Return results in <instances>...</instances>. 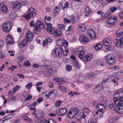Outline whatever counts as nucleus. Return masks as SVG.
<instances>
[{
  "mask_svg": "<svg viewBox=\"0 0 123 123\" xmlns=\"http://www.w3.org/2000/svg\"><path fill=\"white\" fill-rule=\"evenodd\" d=\"M14 115L13 114H11L6 116L4 117L3 118L4 119L5 118L6 119V120H7L10 119L13 117Z\"/></svg>",
  "mask_w": 123,
  "mask_h": 123,
  "instance_id": "obj_29",
  "label": "nucleus"
},
{
  "mask_svg": "<svg viewBox=\"0 0 123 123\" xmlns=\"http://www.w3.org/2000/svg\"><path fill=\"white\" fill-rule=\"evenodd\" d=\"M33 67L34 68H37L40 67L41 66L38 64L35 63L33 64Z\"/></svg>",
  "mask_w": 123,
  "mask_h": 123,
  "instance_id": "obj_61",
  "label": "nucleus"
},
{
  "mask_svg": "<svg viewBox=\"0 0 123 123\" xmlns=\"http://www.w3.org/2000/svg\"><path fill=\"white\" fill-rule=\"evenodd\" d=\"M62 102L60 100L57 101L55 103V106L56 107L59 106Z\"/></svg>",
  "mask_w": 123,
  "mask_h": 123,
  "instance_id": "obj_40",
  "label": "nucleus"
},
{
  "mask_svg": "<svg viewBox=\"0 0 123 123\" xmlns=\"http://www.w3.org/2000/svg\"><path fill=\"white\" fill-rule=\"evenodd\" d=\"M17 68V66H13L9 68V69L11 70V71H12L15 69H16Z\"/></svg>",
  "mask_w": 123,
  "mask_h": 123,
  "instance_id": "obj_58",
  "label": "nucleus"
},
{
  "mask_svg": "<svg viewBox=\"0 0 123 123\" xmlns=\"http://www.w3.org/2000/svg\"><path fill=\"white\" fill-rule=\"evenodd\" d=\"M117 21V18L114 16H110L107 19V22L108 24L111 25H114L115 22Z\"/></svg>",
  "mask_w": 123,
  "mask_h": 123,
  "instance_id": "obj_2",
  "label": "nucleus"
},
{
  "mask_svg": "<svg viewBox=\"0 0 123 123\" xmlns=\"http://www.w3.org/2000/svg\"><path fill=\"white\" fill-rule=\"evenodd\" d=\"M116 34L117 36V37H121L123 34V29H119L116 31Z\"/></svg>",
  "mask_w": 123,
  "mask_h": 123,
  "instance_id": "obj_16",
  "label": "nucleus"
},
{
  "mask_svg": "<svg viewBox=\"0 0 123 123\" xmlns=\"http://www.w3.org/2000/svg\"><path fill=\"white\" fill-rule=\"evenodd\" d=\"M114 57L113 55L111 54H108L107 56L105 57V60L106 61H108L109 60L113 58Z\"/></svg>",
  "mask_w": 123,
  "mask_h": 123,
  "instance_id": "obj_26",
  "label": "nucleus"
},
{
  "mask_svg": "<svg viewBox=\"0 0 123 123\" xmlns=\"http://www.w3.org/2000/svg\"><path fill=\"white\" fill-rule=\"evenodd\" d=\"M117 9V8L116 7H111L110 9V10L112 12H114Z\"/></svg>",
  "mask_w": 123,
  "mask_h": 123,
  "instance_id": "obj_46",
  "label": "nucleus"
},
{
  "mask_svg": "<svg viewBox=\"0 0 123 123\" xmlns=\"http://www.w3.org/2000/svg\"><path fill=\"white\" fill-rule=\"evenodd\" d=\"M18 58L19 60V62H21L24 59V58L22 56H20L18 57Z\"/></svg>",
  "mask_w": 123,
  "mask_h": 123,
  "instance_id": "obj_60",
  "label": "nucleus"
},
{
  "mask_svg": "<svg viewBox=\"0 0 123 123\" xmlns=\"http://www.w3.org/2000/svg\"><path fill=\"white\" fill-rule=\"evenodd\" d=\"M108 106L112 110H115L116 105L115 104V105H114L112 102H110V103L108 104Z\"/></svg>",
  "mask_w": 123,
  "mask_h": 123,
  "instance_id": "obj_25",
  "label": "nucleus"
},
{
  "mask_svg": "<svg viewBox=\"0 0 123 123\" xmlns=\"http://www.w3.org/2000/svg\"><path fill=\"white\" fill-rule=\"evenodd\" d=\"M24 65L26 67H29L30 66L31 64L29 62L27 61L26 62H24Z\"/></svg>",
  "mask_w": 123,
  "mask_h": 123,
  "instance_id": "obj_50",
  "label": "nucleus"
},
{
  "mask_svg": "<svg viewBox=\"0 0 123 123\" xmlns=\"http://www.w3.org/2000/svg\"><path fill=\"white\" fill-rule=\"evenodd\" d=\"M72 111L74 112L73 115L74 116L79 113V110L76 107H73Z\"/></svg>",
  "mask_w": 123,
  "mask_h": 123,
  "instance_id": "obj_31",
  "label": "nucleus"
},
{
  "mask_svg": "<svg viewBox=\"0 0 123 123\" xmlns=\"http://www.w3.org/2000/svg\"><path fill=\"white\" fill-rule=\"evenodd\" d=\"M22 118L24 120L28 121L29 122H31V119L27 116H23Z\"/></svg>",
  "mask_w": 123,
  "mask_h": 123,
  "instance_id": "obj_34",
  "label": "nucleus"
},
{
  "mask_svg": "<svg viewBox=\"0 0 123 123\" xmlns=\"http://www.w3.org/2000/svg\"><path fill=\"white\" fill-rule=\"evenodd\" d=\"M95 49L97 50H99L102 48V45L100 44H98L95 46Z\"/></svg>",
  "mask_w": 123,
  "mask_h": 123,
  "instance_id": "obj_37",
  "label": "nucleus"
},
{
  "mask_svg": "<svg viewBox=\"0 0 123 123\" xmlns=\"http://www.w3.org/2000/svg\"><path fill=\"white\" fill-rule=\"evenodd\" d=\"M92 104L94 107L98 109V103L97 102H93L92 103Z\"/></svg>",
  "mask_w": 123,
  "mask_h": 123,
  "instance_id": "obj_53",
  "label": "nucleus"
},
{
  "mask_svg": "<svg viewBox=\"0 0 123 123\" xmlns=\"http://www.w3.org/2000/svg\"><path fill=\"white\" fill-rule=\"evenodd\" d=\"M83 47L81 46L77 48V52L78 54V56L79 58H81L82 56H83L85 52L83 50Z\"/></svg>",
  "mask_w": 123,
  "mask_h": 123,
  "instance_id": "obj_10",
  "label": "nucleus"
},
{
  "mask_svg": "<svg viewBox=\"0 0 123 123\" xmlns=\"http://www.w3.org/2000/svg\"><path fill=\"white\" fill-rule=\"evenodd\" d=\"M55 37H57L62 35L61 31L59 29L57 30L56 31H55Z\"/></svg>",
  "mask_w": 123,
  "mask_h": 123,
  "instance_id": "obj_27",
  "label": "nucleus"
},
{
  "mask_svg": "<svg viewBox=\"0 0 123 123\" xmlns=\"http://www.w3.org/2000/svg\"><path fill=\"white\" fill-rule=\"evenodd\" d=\"M12 39L10 35H8L6 37V41L9 44H12Z\"/></svg>",
  "mask_w": 123,
  "mask_h": 123,
  "instance_id": "obj_23",
  "label": "nucleus"
},
{
  "mask_svg": "<svg viewBox=\"0 0 123 123\" xmlns=\"http://www.w3.org/2000/svg\"><path fill=\"white\" fill-rule=\"evenodd\" d=\"M98 111H94L93 112V115L94 118L96 119L97 118L98 116Z\"/></svg>",
  "mask_w": 123,
  "mask_h": 123,
  "instance_id": "obj_45",
  "label": "nucleus"
},
{
  "mask_svg": "<svg viewBox=\"0 0 123 123\" xmlns=\"http://www.w3.org/2000/svg\"><path fill=\"white\" fill-rule=\"evenodd\" d=\"M97 110L98 111L102 112H105L106 111V108L104 105L99 103Z\"/></svg>",
  "mask_w": 123,
  "mask_h": 123,
  "instance_id": "obj_13",
  "label": "nucleus"
},
{
  "mask_svg": "<svg viewBox=\"0 0 123 123\" xmlns=\"http://www.w3.org/2000/svg\"><path fill=\"white\" fill-rule=\"evenodd\" d=\"M11 27L10 24L5 23L2 25V28L3 31L6 32H8L9 31Z\"/></svg>",
  "mask_w": 123,
  "mask_h": 123,
  "instance_id": "obj_8",
  "label": "nucleus"
},
{
  "mask_svg": "<svg viewBox=\"0 0 123 123\" xmlns=\"http://www.w3.org/2000/svg\"><path fill=\"white\" fill-rule=\"evenodd\" d=\"M112 43V41L111 38H106L103 41V44L104 46H110Z\"/></svg>",
  "mask_w": 123,
  "mask_h": 123,
  "instance_id": "obj_9",
  "label": "nucleus"
},
{
  "mask_svg": "<svg viewBox=\"0 0 123 123\" xmlns=\"http://www.w3.org/2000/svg\"><path fill=\"white\" fill-rule=\"evenodd\" d=\"M115 43L117 47L120 48H123V37H117Z\"/></svg>",
  "mask_w": 123,
  "mask_h": 123,
  "instance_id": "obj_3",
  "label": "nucleus"
},
{
  "mask_svg": "<svg viewBox=\"0 0 123 123\" xmlns=\"http://www.w3.org/2000/svg\"><path fill=\"white\" fill-rule=\"evenodd\" d=\"M66 33L68 35L71 34L73 33V31L72 30H66Z\"/></svg>",
  "mask_w": 123,
  "mask_h": 123,
  "instance_id": "obj_52",
  "label": "nucleus"
},
{
  "mask_svg": "<svg viewBox=\"0 0 123 123\" xmlns=\"http://www.w3.org/2000/svg\"><path fill=\"white\" fill-rule=\"evenodd\" d=\"M32 98V96L31 95H28L27 98L25 99V101H27L28 100H30Z\"/></svg>",
  "mask_w": 123,
  "mask_h": 123,
  "instance_id": "obj_55",
  "label": "nucleus"
},
{
  "mask_svg": "<svg viewBox=\"0 0 123 123\" xmlns=\"http://www.w3.org/2000/svg\"><path fill=\"white\" fill-rule=\"evenodd\" d=\"M67 110L65 108H63L61 109L59 111V112L61 114V115H64L67 112Z\"/></svg>",
  "mask_w": 123,
  "mask_h": 123,
  "instance_id": "obj_28",
  "label": "nucleus"
},
{
  "mask_svg": "<svg viewBox=\"0 0 123 123\" xmlns=\"http://www.w3.org/2000/svg\"><path fill=\"white\" fill-rule=\"evenodd\" d=\"M74 63V65L76 67H79V65L78 63L77 62L75 61L74 62H73Z\"/></svg>",
  "mask_w": 123,
  "mask_h": 123,
  "instance_id": "obj_56",
  "label": "nucleus"
},
{
  "mask_svg": "<svg viewBox=\"0 0 123 123\" xmlns=\"http://www.w3.org/2000/svg\"><path fill=\"white\" fill-rule=\"evenodd\" d=\"M43 116V114L41 111H37V114L36 115V117L38 119H40Z\"/></svg>",
  "mask_w": 123,
  "mask_h": 123,
  "instance_id": "obj_18",
  "label": "nucleus"
},
{
  "mask_svg": "<svg viewBox=\"0 0 123 123\" xmlns=\"http://www.w3.org/2000/svg\"><path fill=\"white\" fill-rule=\"evenodd\" d=\"M66 69L67 70L69 71H70L72 69V67L70 66L67 65L66 66Z\"/></svg>",
  "mask_w": 123,
  "mask_h": 123,
  "instance_id": "obj_48",
  "label": "nucleus"
},
{
  "mask_svg": "<svg viewBox=\"0 0 123 123\" xmlns=\"http://www.w3.org/2000/svg\"><path fill=\"white\" fill-rule=\"evenodd\" d=\"M35 24L34 23V22L33 20H32L30 22V25L31 27H33L35 25Z\"/></svg>",
  "mask_w": 123,
  "mask_h": 123,
  "instance_id": "obj_62",
  "label": "nucleus"
},
{
  "mask_svg": "<svg viewBox=\"0 0 123 123\" xmlns=\"http://www.w3.org/2000/svg\"><path fill=\"white\" fill-rule=\"evenodd\" d=\"M86 56L87 62L90 61L92 58V55H87Z\"/></svg>",
  "mask_w": 123,
  "mask_h": 123,
  "instance_id": "obj_43",
  "label": "nucleus"
},
{
  "mask_svg": "<svg viewBox=\"0 0 123 123\" xmlns=\"http://www.w3.org/2000/svg\"><path fill=\"white\" fill-rule=\"evenodd\" d=\"M103 85L102 84H101V86L100 85V84H99L98 85L96 86L95 88V89H96V91H98V92H101L103 89L102 86Z\"/></svg>",
  "mask_w": 123,
  "mask_h": 123,
  "instance_id": "obj_22",
  "label": "nucleus"
},
{
  "mask_svg": "<svg viewBox=\"0 0 123 123\" xmlns=\"http://www.w3.org/2000/svg\"><path fill=\"white\" fill-rule=\"evenodd\" d=\"M26 37L24 38L22 41L21 42L19 43L18 45L21 48H23L27 44V41H26Z\"/></svg>",
  "mask_w": 123,
  "mask_h": 123,
  "instance_id": "obj_19",
  "label": "nucleus"
},
{
  "mask_svg": "<svg viewBox=\"0 0 123 123\" xmlns=\"http://www.w3.org/2000/svg\"><path fill=\"white\" fill-rule=\"evenodd\" d=\"M115 61V58L114 57L113 58H112L109 60L108 61L106 62H107V63L109 65H111L114 63Z\"/></svg>",
  "mask_w": 123,
  "mask_h": 123,
  "instance_id": "obj_30",
  "label": "nucleus"
},
{
  "mask_svg": "<svg viewBox=\"0 0 123 123\" xmlns=\"http://www.w3.org/2000/svg\"><path fill=\"white\" fill-rule=\"evenodd\" d=\"M46 24L48 26L46 30L47 31H48L50 34H55V29L54 28L51 27L52 25L50 23H48L46 22Z\"/></svg>",
  "mask_w": 123,
  "mask_h": 123,
  "instance_id": "obj_4",
  "label": "nucleus"
},
{
  "mask_svg": "<svg viewBox=\"0 0 123 123\" xmlns=\"http://www.w3.org/2000/svg\"><path fill=\"white\" fill-rule=\"evenodd\" d=\"M54 55L55 56L60 57L62 54V48H57L54 50Z\"/></svg>",
  "mask_w": 123,
  "mask_h": 123,
  "instance_id": "obj_5",
  "label": "nucleus"
},
{
  "mask_svg": "<svg viewBox=\"0 0 123 123\" xmlns=\"http://www.w3.org/2000/svg\"><path fill=\"white\" fill-rule=\"evenodd\" d=\"M45 120V123H55V121L53 119H49L47 122L46 121V120Z\"/></svg>",
  "mask_w": 123,
  "mask_h": 123,
  "instance_id": "obj_41",
  "label": "nucleus"
},
{
  "mask_svg": "<svg viewBox=\"0 0 123 123\" xmlns=\"http://www.w3.org/2000/svg\"><path fill=\"white\" fill-rule=\"evenodd\" d=\"M113 100L116 105L115 110L123 114V89H121L117 90L113 95Z\"/></svg>",
  "mask_w": 123,
  "mask_h": 123,
  "instance_id": "obj_1",
  "label": "nucleus"
},
{
  "mask_svg": "<svg viewBox=\"0 0 123 123\" xmlns=\"http://www.w3.org/2000/svg\"><path fill=\"white\" fill-rule=\"evenodd\" d=\"M73 113L74 112L72 110L69 111L68 114V117L71 118H73L74 116V115H73Z\"/></svg>",
  "mask_w": 123,
  "mask_h": 123,
  "instance_id": "obj_35",
  "label": "nucleus"
},
{
  "mask_svg": "<svg viewBox=\"0 0 123 123\" xmlns=\"http://www.w3.org/2000/svg\"><path fill=\"white\" fill-rule=\"evenodd\" d=\"M36 10L32 7L30 8L28 11V13L32 17H35L36 15Z\"/></svg>",
  "mask_w": 123,
  "mask_h": 123,
  "instance_id": "obj_12",
  "label": "nucleus"
},
{
  "mask_svg": "<svg viewBox=\"0 0 123 123\" xmlns=\"http://www.w3.org/2000/svg\"><path fill=\"white\" fill-rule=\"evenodd\" d=\"M96 120L95 118L90 119L88 121V123H96Z\"/></svg>",
  "mask_w": 123,
  "mask_h": 123,
  "instance_id": "obj_39",
  "label": "nucleus"
},
{
  "mask_svg": "<svg viewBox=\"0 0 123 123\" xmlns=\"http://www.w3.org/2000/svg\"><path fill=\"white\" fill-rule=\"evenodd\" d=\"M22 6V4L18 3H14L12 5V7L13 8L19 9Z\"/></svg>",
  "mask_w": 123,
  "mask_h": 123,
  "instance_id": "obj_21",
  "label": "nucleus"
},
{
  "mask_svg": "<svg viewBox=\"0 0 123 123\" xmlns=\"http://www.w3.org/2000/svg\"><path fill=\"white\" fill-rule=\"evenodd\" d=\"M45 22L46 23V22H47L46 20H47L48 21H49L51 20V18L50 17L46 16H45Z\"/></svg>",
  "mask_w": 123,
  "mask_h": 123,
  "instance_id": "obj_49",
  "label": "nucleus"
},
{
  "mask_svg": "<svg viewBox=\"0 0 123 123\" xmlns=\"http://www.w3.org/2000/svg\"><path fill=\"white\" fill-rule=\"evenodd\" d=\"M35 26L41 29H43L45 26L43 22L40 21H36L35 24Z\"/></svg>",
  "mask_w": 123,
  "mask_h": 123,
  "instance_id": "obj_11",
  "label": "nucleus"
},
{
  "mask_svg": "<svg viewBox=\"0 0 123 123\" xmlns=\"http://www.w3.org/2000/svg\"><path fill=\"white\" fill-rule=\"evenodd\" d=\"M83 112L84 113H87V114L89 113L90 112L89 109L87 108L83 109Z\"/></svg>",
  "mask_w": 123,
  "mask_h": 123,
  "instance_id": "obj_44",
  "label": "nucleus"
},
{
  "mask_svg": "<svg viewBox=\"0 0 123 123\" xmlns=\"http://www.w3.org/2000/svg\"><path fill=\"white\" fill-rule=\"evenodd\" d=\"M123 73L122 72H121L120 71L118 72L117 73H113V74L112 76H114V75H119L120 74H122Z\"/></svg>",
  "mask_w": 123,
  "mask_h": 123,
  "instance_id": "obj_59",
  "label": "nucleus"
},
{
  "mask_svg": "<svg viewBox=\"0 0 123 123\" xmlns=\"http://www.w3.org/2000/svg\"><path fill=\"white\" fill-rule=\"evenodd\" d=\"M61 9L59 7L57 6H56L55 7V9L53 11L54 13L55 14L56 12L58 13Z\"/></svg>",
  "mask_w": 123,
  "mask_h": 123,
  "instance_id": "obj_38",
  "label": "nucleus"
},
{
  "mask_svg": "<svg viewBox=\"0 0 123 123\" xmlns=\"http://www.w3.org/2000/svg\"><path fill=\"white\" fill-rule=\"evenodd\" d=\"M34 34L33 33L30 31H28L26 33V36L24 38L26 37V41H29L32 40L33 38Z\"/></svg>",
  "mask_w": 123,
  "mask_h": 123,
  "instance_id": "obj_7",
  "label": "nucleus"
},
{
  "mask_svg": "<svg viewBox=\"0 0 123 123\" xmlns=\"http://www.w3.org/2000/svg\"><path fill=\"white\" fill-rule=\"evenodd\" d=\"M52 41V39L50 38H48L45 39L43 42V45L45 46L49 43H50Z\"/></svg>",
  "mask_w": 123,
  "mask_h": 123,
  "instance_id": "obj_17",
  "label": "nucleus"
},
{
  "mask_svg": "<svg viewBox=\"0 0 123 123\" xmlns=\"http://www.w3.org/2000/svg\"><path fill=\"white\" fill-rule=\"evenodd\" d=\"M70 18L71 20L72 21L74 22H76L79 20V17L77 14L74 16H72Z\"/></svg>",
  "mask_w": 123,
  "mask_h": 123,
  "instance_id": "obj_20",
  "label": "nucleus"
},
{
  "mask_svg": "<svg viewBox=\"0 0 123 123\" xmlns=\"http://www.w3.org/2000/svg\"><path fill=\"white\" fill-rule=\"evenodd\" d=\"M78 27L81 30L82 32L85 31L86 29V26L83 25H80L78 26Z\"/></svg>",
  "mask_w": 123,
  "mask_h": 123,
  "instance_id": "obj_33",
  "label": "nucleus"
},
{
  "mask_svg": "<svg viewBox=\"0 0 123 123\" xmlns=\"http://www.w3.org/2000/svg\"><path fill=\"white\" fill-rule=\"evenodd\" d=\"M87 33L90 36V37L92 39L95 38L96 35L94 31L92 29H89L87 31Z\"/></svg>",
  "mask_w": 123,
  "mask_h": 123,
  "instance_id": "obj_15",
  "label": "nucleus"
},
{
  "mask_svg": "<svg viewBox=\"0 0 123 123\" xmlns=\"http://www.w3.org/2000/svg\"><path fill=\"white\" fill-rule=\"evenodd\" d=\"M0 10L5 13L8 12V9L7 7L3 3L0 4Z\"/></svg>",
  "mask_w": 123,
  "mask_h": 123,
  "instance_id": "obj_14",
  "label": "nucleus"
},
{
  "mask_svg": "<svg viewBox=\"0 0 123 123\" xmlns=\"http://www.w3.org/2000/svg\"><path fill=\"white\" fill-rule=\"evenodd\" d=\"M40 28L37 27L35 26V28L33 30V32L34 34H37L38 33L40 32Z\"/></svg>",
  "mask_w": 123,
  "mask_h": 123,
  "instance_id": "obj_32",
  "label": "nucleus"
},
{
  "mask_svg": "<svg viewBox=\"0 0 123 123\" xmlns=\"http://www.w3.org/2000/svg\"><path fill=\"white\" fill-rule=\"evenodd\" d=\"M32 86V83L31 82H30L27 84L26 85L25 87L29 89Z\"/></svg>",
  "mask_w": 123,
  "mask_h": 123,
  "instance_id": "obj_47",
  "label": "nucleus"
},
{
  "mask_svg": "<svg viewBox=\"0 0 123 123\" xmlns=\"http://www.w3.org/2000/svg\"><path fill=\"white\" fill-rule=\"evenodd\" d=\"M79 40L81 42L83 43H88L89 41V39L84 35H82L80 36Z\"/></svg>",
  "mask_w": 123,
  "mask_h": 123,
  "instance_id": "obj_6",
  "label": "nucleus"
},
{
  "mask_svg": "<svg viewBox=\"0 0 123 123\" xmlns=\"http://www.w3.org/2000/svg\"><path fill=\"white\" fill-rule=\"evenodd\" d=\"M61 84H59L58 88L59 89L64 92H66L67 90V89L64 86L61 85Z\"/></svg>",
  "mask_w": 123,
  "mask_h": 123,
  "instance_id": "obj_24",
  "label": "nucleus"
},
{
  "mask_svg": "<svg viewBox=\"0 0 123 123\" xmlns=\"http://www.w3.org/2000/svg\"><path fill=\"white\" fill-rule=\"evenodd\" d=\"M58 26L60 29H63L64 30H66L65 26L62 24H59L58 25Z\"/></svg>",
  "mask_w": 123,
  "mask_h": 123,
  "instance_id": "obj_42",
  "label": "nucleus"
},
{
  "mask_svg": "<svg viewBox=\"0 0 123 123\" xmlns=\"http://www.w3.org/2000/svg\"><path fill=\"white\" fill-rule=\"evenodd\" d=\"M114 49V47L113 46H111L109 47L106 49V50H107L111 51L113 50Z\"/></svg>",
  "mask_w": 123,
  "mask_h": 123,
  "instance_id": "obj_54",
  "label": "nucleus"
},
{
  "mask_svg": "<svg viewBox=\"0 0 123 123\" xmlns=\"http://www.w3.org/2000/svg\"><path fill=\"white\" fill-rule=\"evenodd\" d=\"M19 86L17 85L16 87H15L13 89V92H16L19 89Z\"/></svg>",
  "mask_w": 123,
  "mask_h": 123,
  "instance_id": "obj_57",
  "label": "nucleus"
},
{
  "mask_svg": "<svg viewBox=\"0 0 123 123\" xmlns=\"http://www.w3.org/2000/svg\"><path fill=\"white\" fill-rule=\"evenodd\" d=\"M31 16L28 13V14L24 15V17L26 20H28L30 18Z\"/></svg>",
  "mask_w": 123,
  "mask_h": 123,
  "instance_id": "obj_51",
  "label": "nucleus"
},
{
  "mask_svg": "<svg viewBox=\"0 0 123 123\" xmlns=\"http://www.w3.org/2000/svg\"><path fill=\"white\" fill-rule=\"evenodd\" d=\"M115 122V118H113L108 123H114Z\"/></svg>",
  "mask_w": 123,
  "mask_h": 123,
  "instance_id": "obj_64",
  "label": "nucleus"
},
{
  "mask_svg": "<svg viewBox=\"0 0 123 123\" xmlns=\"http://www.w3.org/2000/svg\"><path fill=\"white\" fill-rule=\"evenodd\" d=\"M81 60H82L83 61H86L87 62L86 56H82L81 58H80Z\"/></svg>",
  "mask_w": 123,
  "mask_h": 123,
  "instance_id": "obj_63",
  "label": "nucleus"
},
{
  "mask_svg": "<svg viewBox=\"0 0 123 123\" xmlns=\"http://www.w3.org/2000/svg\"><path fill=\"white\" fill-rule=\"evenodd\" d=\"M17 16V15L16 13H13L9 15L11 19H14Z\"/></svg>",
  "mask_w": 123,
  "mask_h": 123,
  "instance_id": "obj_36",
  "label": "nucleus"
}]
</instances>
